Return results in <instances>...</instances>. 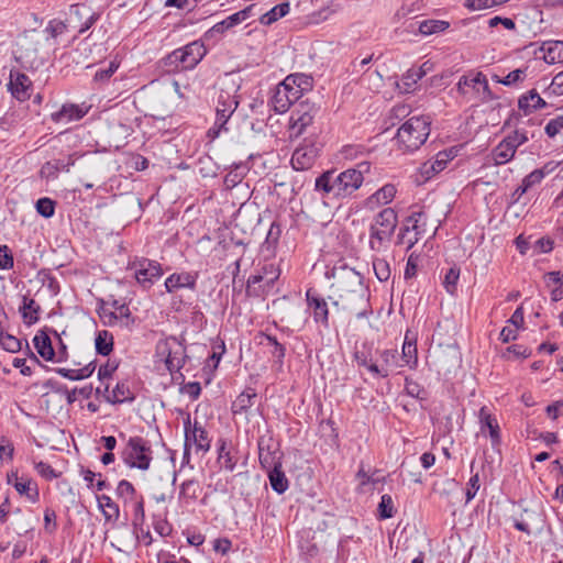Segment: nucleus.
<instances>
[{
    "instance_id": "1",
    "label": "nucleus",
    "mask_w": 563,
    "mask_h": 563,
    "mask_svg": "<svg viewBox=\"0 0 563 563\" xmlns=\"http://www.w3.org/2000/svg\"><path fill=\"white\" fill-rule=\"evenodd\" d=\"M331 275V288L335 295L332 301L338 309L354 314L356 318L366 317L372 312L369 303V289L364 284V277L354 268L345 264L334 266Z\"/></svg>"
},
{
    "instance_id": "2",
    "label": "nucleus",
    "mask_w": 563,
    "mask_h": 563,
    "mask_svg": "<svg viewBox=\"0 0 563 563\" xmlns=\"http://www.w3.org/2000/svg\"><path fill=\"white\" fill-rule=\"evenodd\" d=\"M371 163L361 162L355 167L347 168L339 174L335 170H325L316 178L314 191L322 199H345L352 197L364 181V175L369 173Z\"/></svg>"
},
{
    "instance_id": "3",
    "label": "nucleus",
    "mask_w": 563,
    "mask_h": 563,
    "mask_svg": "<svg viewBox=\"0 0 563 563\" xmlns=\"http://www.w3.org/2000/svg\"><path fill=\"white\" fill-rule=\"evenodd\" d=\"M431 121L428 117H411L397 131V142L405 152H413L427 141Z\"/></svg>"
},
{
    "instance_id": "4",
    "label": "nucleus",
    "mask_w": 563,
    "mask_h": 563,
    "mask_svg": "<svg viewBox=\"0 0 563 563\" xmlns=\"http://www.w3.org/2000/svg\"><path fill=\"white\" fill-rule=\"evenodd\" d=\"M206 54L205 44L200 41H194L174 49L162 62L168 71L191 70L202 60Z\"/></svg>"
},
{
    "instance_id": "5",
    "label": "nucleus",
    "mask_w": 563,
    "mask_h": 563,
    "mask_svg": "<svg viewBox=\"0 0 563 563\" xmlns=\"http://www.w3.org/2000/svg\"><path fill=\"white\" fill-rule=\"evenodd\" d=\"M398 223L397 213L393 208L383 209L369 228V247L379 252L390 241Z\"/></svg>"
},
{
    "instance_id": "6",
    "label": "nucleus",
    "mask_w": 563,
    "mask_h": 563,
    "mask_svg": "<svg viewBox=\"0 0 563 563\" xmlns=\"http://www.w3.org/2000/svg\"><path fill=\"white\" fill-rule=\"evenodd\" d=\"M121 459L131 468L147 471L153 460L152 446L140 435L131 437L121 451Z\"/></svg>"
},
{
    "instance_id": "7",
    "label": "nucleus",
    "mask_w": 563,
    "mask_h": 563,
    "mask_svg": "<svg viewBox=\"0 0 563 563\" xmlns=\"http://www.w3.org/2000/svg\"><path fill=\"white\" fill-rule=\"evenodd\" d=\"M280 271L273 263L264 264L246 282V295L249 297H262L267 295L279 278Z\"/></svg>"
},
{
    "instance_id": "8",
    "label": "nucleus",
    "mask_w": 563,
    "mask_h": 563,
    "mask_svg": "<svg viewBox=\"0 0 563 563\" xmlns=\"http://www.w3.org/2000/svg\"><path fill=\"white\" fill-rule=\"evenodd\" d=\"M156 355L164 361L167 371L179 372L186 363V347L175 336L161 340L156 344Z\"/></svg>"
},
{
    "instance_id": "9",
    "label": "nucleus",
    "mask_w": 563,
    "mask_h": 563,
    "mask_svg": "<svg viewBox=\"0 0 563 563\" xmlns=\"http://www.w3.org/2000/svg\"><path fill=\"white\" fill-rule=\"evenodd\" d=\"M128 268L134 271L136 282L144 289H150L163 276L162 265L146 257H135Z\"/></svg>"
},
{
    "instance_id": "10",
    "label": "nucleus",
    "mask_w": 563,
    "mask_h": 563,
    "mask_svg": "<svg viewBox=\"0 0 563 563\" xmlns=\"http://www.w3.org/2000/svg\"><path fill=\"white\" fill-rule=\"evenodd\" d=\"M290 81L294 80L284 79L275 88V92L271 99V104L273 107V110L277 113L287 112L292 104H295L302 98V95H300V90L296 89L294 86H290Z\"/></svg>"
},
{
    "instance_id": "11",
    "label": "nucleus",
    "mask_w": 563,
    "mask_h": 563,
    "mask_svg": "<svg viewBox=\"0 0 563 563\" xmlns=\"http://www.w3.org/2000/svg\"><path fill=\"white\" fill-rule=\"evenodd\" d=\"M318 108L314 103L300 101L292 110L289 119V129L295 136L301 135L313 122Z\"/></svg>"
},
{
    "instance_id": "12",
    "label": "nucleus",
    "mask_w": 563,
    "mask_h": 563,
    "mask_svg": "<svg viewBox=\"0 0 563 563\" xmlns=\"http://www.w3.org/2000/svg\"><path fill=\"white\" fill-rule=\"evenodd\" d=\"M258 460L263 470L282 467L283 452L279 444L272 437H262L257 442Z\"/></svg>"
},
{
    "instance_id": "13",
    "label": "nucleus",
    "mask_w": 563,
    "mask_h": 563,
    "mask_svg": "<svg viewBox=\"0 0 563 563\" xmlns=\"http://www.w3.org/2000/svg\"><path fill=\"white\" fill-rule=\"evenodd\" d=\"M398 367H402V365H399V355L397 350H377L374 364L371 365V373L374 376L386 378Z\"/></svg>"
},
{
    "instance_id": "14",
    "label": "nucleus",
    "mask_w": 563,
    "mask_h": 563,
    "mask_svg": "<svg viewBox=\"0 0 563 563\" xmlns=\"http://www.w3.org/2000/svg\"><path fill=\"white\" fill-rule=\"evenodd\" d=\"M7 87L12 97L21 102L29 100L33 91V84L29 76L18 70L10 71Z\"/></svg>"
},
{
    "instance_id": "15",
    "label": "nucleus",
    "mask_w": 563,
    "mask_h": 563,
    "mask_svg": "<svg viewBox=\"0 0 563 563\" xmlns=\"http://www.w3.org/2000/svg\"><path fill=\"white\" fill-rule=\"evenodd\" d=\"M319 156V147L313 144L298 146L291 155V166L296 170H308L312 168Z\"/></svg>"
},
{
    "instance_id": "16",
    "label": "nucleus",
    "mask_w": 563,
    "mask_h": 563,
    "mask_svg": "<svg viewBox=\"0 0 563 563\" xmlns=\"http://www.w3.org/2000/svg\"><path fill=\"white\" fill-rule=\"evenodd\" d=\"M99 19V14L91 12L90 9L82 3H76L70 5L69 23H74L79 26L78 32L80 34L88 31Z\"/></svg>"
},
{
    "instance_id": "17",
    "label": "nucleus",
    "mask_w": 563,
    "mask_h": 563,
    "mask_svg": "<svg viewBox=\"0 0 563 563\" xmlns=\"http://www.w3.org/2000/svg\"><path fill=\"white\" fill-rule=\"evenodd\" d=\"M190 427V418L188 417L185 421V429H186V446L188 443L194 442L197 451L207 452L210 449V440L208 438V432L206 429L199 424L198 422H195L192 430L189 429ZM188 456V450L185 449L184 457Z\"/></svg>"
},
{
    "instance_id": "18",
    "label": "nucleus",
    "mask_w": 563,
    "mask_h": 563,
    "mask_svg": "<svg viewBox=\"0 0 563 563\" xmlns=\"http://www.w3.org/2000/svg\"><path fill=\"white\" fill-rule=\"evenodd\" d=\"M306 300L312 312L314 322L321 323L324 328H329V308L325 299L314 290L308 289Z\"/></svg>"
},
{
    "instance_id": "19",
    "label": "nucleus",
    "mask_w": 563,
    "mask_h": 563,
    "mask_svg": "<svg viewBox=\"0 0 563 563\" xmlns=\"http://www.w3.org/2000/svg\"><path fill=\"white\" fill-rule=\"evenodd\" d=\"M426 214L422 211H413L408 216L397 235V244L405 243L407 234L411 231L415 235L422 236L426 232Z\"/></svg>"
},
{
    "instance_id": "20",
    "label": "nucleus",
    "mask_w": 563,
    "mask_h": 563,
    "mask_svg": "<svg viewBox=\"0 0 563 563\" xmlns=\"http://www.w3.org/2000/svg\"><path fill=\"white\" fill-rule=\"evenodd\" d=\"M457 91L461 95H466V88H472L476 90V92H483L484 97L487 98L490 96V88L486 76L482 71H477L474 75H464L460 78L456 85Z\"/></svg>"
},
{
    "instance_id": "21",
    "label": "nucleus",
    "mask_w": 563,
    "mask_h": 563,
    "mask_svg": "<svg viewBox=\"0 0 563 563\" xmlns=\"http://www.w3.org/2000/svg\"><path fill=\"white\" fill-rule=\"evenodd\" d=\"M90 107L82 104H75V103H65L62 106V108L51 114V120L55 123H68L70 121H77L84 118Z\"/></svg>"
},
{
    "instance_id": "22",
    "label": "nucleus",
    "mask_w": 563,
    "mask_h": 563,
    "mask_svg": "<svg viewBox=\"0 0 563 563\" xmlns=\"http://www.w3.org/2000/svg\"><path fill=\"white\" fill-rule=\"evenodd\" d=\"M112 307L114 311L103 313V317L107 319L106 323L109 325L120 324L123 328L130 329L134 324V318L131 314L130 308L118 300L112 302Z\"/></svg>"
},
{
    "instance_id": "23",
    "label": "nucleus",
    "mask_w": 563,
    "mask_h": 563,
    "mask_svg": "<svg viewBox=\"0 0 563 563\" xmlns=\"http://www.w3.org/2000/svg\"><path fill=\"white\" fill-rule=\"evenodd\" d=\"M197 273L181 272L174 273L168 276L165 280V288L167 292H174L181 288H188L194 290L197 285Z\"/></svg>"
},
{
    "instance_id": "24",
    "label": "nucleus",
    "mask_w": 563,
    "mask_h": 563,
    "mask_svg": "<svg viewBox=\"0 0 563 563\" xmlns=\"http://www.w3.org/2000/svg\"><path fill=\"white\" fill-rule=\"evenodd\" d=\"M7 482L13 485L20 495H25L30 500L35 501L38 498V490L35 483L30 478L19 477L16 471L8 473Z\"/></svg>"
},
{
    "instance_id": "25",
    "label": "nucleus",
    "mask_w": 563,
    "mask_h": 563,
    "mask_svg": "<svg viewBox=\"0 0 563 563\" xmlns=\"http://www.w3.org/2000/svg\"><path fill=\"white\" fill-rule=\"evenodd\" d=\"M478 417L481 422V430L484 431L485 428H487L492 441V446L494 449L498 448L501 443V435L497 419L489 412L487 407H482L479 409Z\"/></svg>"
},
{
    "instance_id": "26",
    "label": "nucleus",
    "mask_w": 563,
    "mask_h": 563,
    "mask_svg": "<svg viewBox=\"0 0 563 563\" xmlns=\"http://www.w3.org/2000/svg\"><path fill=\"white\" fill-rule=\"evenodd\" d=\"M253 4L244 8L243 10L235 12L228 16L227 19L222 20L221 22L216 23L208 32L207 34H213L219 33L222 34L225 31L232 29L233 26L242 23L243 21L247 20L251 16Z\"/></svg>"
},
{
    "instance_id": "27",
    "label": "nucleus",
    "mask_w": 563,
    "mask_h": 563,
    "mask_svg": "<svg viewBox=\"0 0 563 563\" xmlns=\"http://www.w3.org/2000/svg\"><path fill=\"white\" fill-rule=\"evenodd\" d=\"M547 106V101L540 97L536 89L529 90L518 99V108L525 114H530L537 110L545 108Z\"/></svg>"
},
{
    "instance_id": "28",
    "label": "nucleus",
    "mask_w": 563,
    "mask_h": 563,
    "mask_svg": "<svg viewBox=\"0 0 563 563\" xmlns=\"http://www.w3.org/2000/svg\"><path fill=\"white\" fill-rule=\"evenodd\" d=\"M451 158V155L445 151L439 152L434 159H429L421 165V175L426 177V179L431 178L435 174L442 172Z\"/></svg>"
},
{
    "instance_id": "29",
    "label": "nucleus",
    "mask_w": 563,
    "mask_h": 563,
    "mask_svg": "<svg viewBox=\"0 0 563 563\" xmlns=\"http://www.w3.org/2000/svg\"><path fill=\"white\" fill-rule=\"evenodd\" d=\"M257 399V393L254 388H246L243 390L232 402L231 410L232 413L242 415L246 413L250 408L253 407L255 400Z\"/></svg>"
},
{
    "instance_id": "30",
    "label": "nucleus",
    "mask_w": 563,
    "mask_h": 563,
    "mask_svg": "<svg viewBox=\"0 0 563 563\" xmlns=\"http://www.w3.org/2000/svg\"><path fill=\"white\" fill-rule=\"evenodd\" d=\"M34 347L36 352L43 357L45 361H54L55 351L52 345L51 338L45 331H38V333L33 339Z\"/></svg>"
},
{
    "instance_id": "31",
    "label": "nucleus",
    "mask_w": 563,
    "mask_h": 563,
    "mask_svg": "<svg viewBox=\"0 0 563 563\" xmlns=\"http://www.w3.org/2000/svg\"><path fill=\"white\" fill-rule=\"evenodd\" d=\"M399 360L402 361V366H408L409 368H415L418 364L417 341L415 338H409V332L406 333Z\"/></svg>"
},
{
    "instance_id": "32",
    "label": "nucleus",
    "mask_w": 563,
    "mask_h": 563,
    "mask_svg": "<svg viewBox=\"0 0 563 563\" xmlns=\"http://www.w3.org/2000/svg\"><path fill=\"white\" fill-rule=\"evenodd\" d=\"M235 92L236 89L233 86L229 88H221L217 97L216 108L225 109L227 112H234L239 106Z\"/></svg>"
},
{
    "instance_id": "33",
    "label": "nucleus",
    "mask_w": 563,
    "mask_h": 563,
    "mask_svg": "<svg viewBox=\"0 0 563 563\" xmlns=\"http://www.w3.org/2000/svg\"><path fill=\"white\" fill-rule=\"evenodd\" d=\"M516 148L506 137L492 151V158L495 165H504L510 162L516 154Z\"/></svg>"
},
{
    "instance_id": "34",
    "label": "nucleus",
    "mask_w": 563,
    "mask_h": 563,
    "mask_svg": "<svg viewBox=\"0 0 563 563\" xmlns=\"http://www.w3.org/2000/svg\"><path fill=\"white\" fill-rule=\"evenodd\" d=\"M40 311L41 307L34 299L26 296L23 297L20 312L22 313L24 323L29 325L36 323L40 319Z\"/></svg>"
},
{
    "instance_id": "35",
    "label": "nucleus",
    "mask_w": 563,
    "mask_h": 563,
    "mask_svg": "<svg viewBox=\"0 0 563 563\" xmlns=\"http://www.w3.org/2000/svg\"><path fill=\"white\" fill-rule=\"evenodd\" d=\"M396 192L397 189L393 184H386L368 197L367 205L371 207L387 205L394 199Z\"/></svg>"
},
{
    "instance_id": "36",
    "label": "nucleus",
    "mask_w": 563,
    "mask_h": 563,
    "mask_svg": "<svg viewBox=\"0 0 563 563\" xmlns=\"http://www.w3.org/2000/svg\"><path fill=\"white\" fill-rule=\"evenodd\" d=\"M542 51L544 52V60L548 64H555L563 62V41H549L543 43Z\"/></svg>"
},
{
    "instance_id": "37",
    "label": "nucleus",
    "mask_w": 563,
    "mask_h": 563,
    "mask_svg": "<svg viewBox=\"0 0 563 563\" xmlns=\"http://www.w3.org/2000/svg\"><path fill=\"white\" fill-rule=\"evenodd\" d=\"M218 462L229 472H232L235 468L238 462L224 439H220L218 442Z\"/></svg>"
},
{
    "instance_id": "38",
    "label": "nucleus",
    "mask_w": 563,
    "mask_h": 563,
    "mask_svg": "<svg viewBox=\"0 0 563 563\" xmlns=\"http://www.w3.org/2000/svg\"><path fill=\"white\" fill-rule=\"evenodd\" d=\"M266 472L273 490L284 494L289 487V482L282 467L269 468Z\"/></svg>"
},
{
    "instance_id": "39",
    "label": "nucleus",
    "mask_w": 563,
    "mask_h": 563,
    "mask_svg": "<svg viewBox=\"0 0 563 563\" xmlns=\"http://www.w3.org/2000/svg\"><path fill=\"white\" fill-rule=\"evenodd\" d=\"M106 399L110 404H122L124 401H133L135 399L134 394L130 389L126 383H118L111 395L106 396Z\"/></svg>"
},
{
    "instance_id": "40",
    "label": "nucleus",
    "mask_w": 563,
    "mask_h": 563,
    "mask_svg": "<svg viewBox=\"0 0 563 563\" xmlns=\"http://www.w3.org/2000/svg\"><path fill=\"white\" fill-rule=\"evenodd\" d=\"M96 369V365L93 362L87 364L86 366L78 368V369H70V368H56V373L59 374L64 378H68L70 380H79L84 378H88L92 375V373Z\"/></svg>"
},
{
    "instance_id": "41",
    "label": "nucleus",
    "mask_w": 563,
    "mask_h": 563,
    "mask_svg": "<svg viewBox=\"0 0 563 563\" xmlns=\"http://www.w3.org/2000/svg\"><path fill=\"white\" fill-rule=\"evenodd\" d=\"M233 113L234 112H227L225 109L216 108V121L213 126L208 130V136L213 140L218 137L222 131H228L225 125Z\"/></svg>"
},
{
    "instance_id": "42",
    "label": "nucleus",
    "mask_w": 563,
    "mask_h": 563,
    "mask_svg": "<svg viewBox=\"0 0 563 563\" xmlns=\"http://www.w3.org/2000/svg\"><path fill=\"white\" fill-rule=\"evenodd\" d=\"M95 346L98 354L108 356L113 350V335L107 330L98 331Z\"/></svg>"
},
{
    "instance_id": "43",
    "label": "nucleus",
    "mask_w": 563,
    "mask_h": 563,
    "mask_svg": "<svg viewBox=\"0 0 563 563\" xmlns=\"http://www.w3.org/2000/svg\"><path fill=\"white\" fill-rule=\"evenodd\" d=\"M450 23L443 20H423L419 23V32L422 35H432L446 31Z\"/></svg>"
},
{
    "instance_id": "44",
    "label": "nucleus",
    "mask_w": 563,
    "mask_h": 563,
    "mask_svg": "<svg viewBox=\"0 0 563 563\" xmlns=\"http://www.w3.org/2000/svg\"><path fill=\"white\" fill-rule=\"evenodd\" d=\"M201 492L200 483L196 479H187L180 485L179 499L194 501Z\"/></svg>"
},
{
    "instance_id": "45",
    "label": "nucleus",
    "mask_w": 563,
    "mask_h": 563,
    "mask_svg": "<svg viewBox=\"0 0 563 563\" xmlns=\"http://www.w3.org/2000/svg\"><path fill=\"white\" fill-rule=\"evenodd\" d=\"M289 3L284 2L280 4L275 5L268 12L263 14L260 18V22L263 25H271L272 23L276 22L278 19L285 16L289 12Z\"/></svg>"
},
{
    "instance_id": "46",
    "label": "nucleus",
    "mask_w": 563,
    "mask_h": 563,
    "mask_svg": "<svg viewBox=\"0 0 563 563\" xmlns=\"http://www.w3.org/2000/svg\"><path fill=\"white\" fill-rule=\"evenodd\" d=\"M396 512L394 499L390 495L384 494L377 507V517L380 520L394 517Z\"/></svg>"
},
{
    "instance_id": "47",
    "label": "nucleus",
    "mask_w": 563,
    "mask_h": 563,
    "mask_svg": "<svg viewBox=\"0 0 563 563\" xmlns=\"http://www.w3.org/2000/svg\"><path fill=\"white\" fill-rule=\"evenodd\" d=\"M99 506L102 509L106 520L119 517V506L107 495L98 497Z\"/></svg>"
},
{
    "instance_id": "48",
    "label": "nucleus",
    "mask_w": 563,
    "mask_h": 563,
    "mask_svg": "<svg viewBox=\"0 0 563 563\" xmlns=\"http://www.w3.org/2000/svg\"><path fill=\"white\" fill-rule=\"evenodd\" d=\"M460 273H461L460 268L457 266H453V267L449 268L444 275L442 285L450 295H455L457 291V283L460 279Z\"/></svg>"
},
{
    "instance_id": "49",
    "label": "nucleus",
    "mask_w": 563,
    "mask_h": 563,
    "mask_svg": "<svg viewBox=\"0 0 563 563\" xmlns=\"http://www.w3.org/2000/svg\"><path fill=\"white\" fill-rule=\"evenodd\" d=\"M37 279L42 283L44 287L53 294L57 295L59 292V283L56 277L51 273L49 269L43 268L37 273Z\"/></svg>"
},
{
    "instance_id": "50",
    "label": "nucleus",
    "mask_w": 563,
    "mask_h": 563,
    "mask_svg": "<svg viewBox=\"0 0 563 563\" xmlns=\"http://www.w3.org/2000/svg\"><path fill=\"white\" fill-rule=\"evenodd\" d=\"M424 76V71L422 68H410L402 76V85L405 87V91L409 92L415 89L416 84Z\"/></svg>"
},
{
    "instance_id": "51",
    "label": "nucleus",
    "mask_w": 563,
    "mask_h": 563,
    "mask_svg": "<svg viewBox=\"0 0 563 563\" xmlns=\"http://www.w3.org/2000/svg\"><path fill=\"white\" fill-rule=\"evenodd\" d=\"M353 356L358 366H363L371 372V365L374 364V356L372 354L371 346L364 344L361 350H355Z\"/></svg>"
},
{
    "instance_id": "52",
    "label": "nucleus",
    "mask_w": 563,
    "mask_h": 563,
    "mask_svg": "<svg viewBox=\"0 0 563 563\" xmlns=\"http://www.w3.org/2000/svg\"><path fill=\"white\" fill-rule=\"evenodd\" d=\"M285 79H292L290 81V86H294L296 89L300 90V95L303 96V92L309 91L312 86V78L303 75V74H291L288 75Z\"/></svg>"
},
{
    "instance_id": "53",
    "label": "nucleus",
    "mask_w": 563,
    "mask_h": 563,
    "mask_svg": "<svg viewBox=\"0 0 563 563\" xmlns=\"http://www.w3.org/2000/svg\"><path fill=\"white\" fill-rule=\"evenodd\" d=\"M373 269L379 282H387L390 277V267L386 260L375 258L373 261Z\"/></svg>"
},
{
    "instance_id": "54",
    "label": "nucleus",
    "mask_w": 563,
    "mask_h": 563,
    "mask_svg": "<svg viewBox=\"0 0 563 563\" xmlns=\"http://www.w3.org/2000/svg\"><path fill=\"white\" fill-rule=\"evenodd\" d=\"M0 345L3 347V350L10 352V353H16L21 350V341L9 334L0 332Z\"/></svg>"
},
{
    "instance_id": "55",
    "label": "nucleus",
    "mask_w": 563,
    "mask_h": 563,
    "mask_svg": "<svg viewBox=\"0 0 563 563\" xmlns=\"http://www.w3.org/2000/svg\"><path fill=\"white\" fill-rule=\"evenodd\" d=\"M261 336L266 340L267 344L273 346L272 354L275 356L280 363H283V360L286 354L285 346L277 341V339L271 334L261 333Z\"/></svg>"
},
{
    "instance_id": "56",
    "label": "nucleus",
    "mask_w": 563,
    "mask_h": 563,
    "mask_svg": "<svg viewBox=\"0 0 563 563\" xmlns=\"http://www.w3.org/2000/svg\"><path fill=\"white\" fill-rule=\"evenodd\" d=\"M405 389H406V393L407 395L413 397V398H417V399H426V390L424 388L417 382H415L413 379L411 378H406L405 379Z\"/></svg>"
},
{
    "instance_id": "57",
    "label": "nucleus",
    "mask_w": 563,
    "mask_h": 563,
    "mask_svg": "<svg viewBox=\"0 0 563 563\" xmlns=\"http://www.w3.org/2000/svg\"><path fill=\"white\" fill-rule=\"evenodd\" d=\"M36 211L44 218H51L55 213V202L49 198H41L36 201Z\"/></svg>"
},
{
    "instance_id": "58",
    "label": "nucleus",
    "mask_w": 563,
    "mask_h": 563,
    "mask_svg": "<svg viewBox=\"0 0 563 563\" xmlns=\"http://www.w3.org/2000/svg\"><path fill=\"white\" fill-rule=\"evenodd\" d=\"M74 164H75L74 155H69L66 161L59 158V159H54L53 162L46 163V167L48 169H52V170L56 172V173H58V172H68L69 167L73 166Z\"/></svg>"
},
{
    "instance_id": "59",
    "label": "nucleus",
    "mask_w": 563,
    "mask_h": 563,
    "mask_svg": "<svg viewBox=\"0 0 563 563\" xmlns=\"http://www.w3.org/2000/svg\"><path fill=\"white\" fill-rule=\"evenodd\" d=\"M145 521V511H144V503L143 500H139L134 505V511H133V528L134 532L137 533V529L141 528L144 525Z\"/></svg>"
},
{
    "instance_id": "60",
    "label": "nucleus",
    "mask_w": 563,
    "mask_h": 563,
    "mask_svg": "<svg viewBox=\"0 0 563 563\" xmlns=\"http://www.w3.org/2000/svg\"><path fill=\"white\" fill-rule=\"evenodd\" d=\"M562 130L563 115H558L554 119H551L544 128L545 134L551 139L555 137Z\"/></svg>"
},
{
    "instance_id": "61",
    "label": "nucleus",
    "mask_w": 563,
    "mask_h": 563,
    "mask_svg": "<svg viewBox=\"0 0 563 563\" xmlns=\"http://www.w3.org/2000/svg\"><path fill=\"white\" fill-rule=\"evenodd\" d=\"M506 140L517 150L520 145L529 141V135L523 129H516L511 134L506 136Z\"/></svg>"
},
{
    "instance_id": "62",
    "label": "nucleus",
    "mask_w": 563,
    "mask_h": 563,
    "mask_svg": "<svg viewBox=\"0 0 563 563\" xmlns=\"http://www.w3.org/2000/svg\"><path fill=\"white\" fill-rule=\"evenodd\" d=\"M240 169H241V166H236L235 169L230 170L225 175L224 185L228 189L235 187L236 185H239L242 181V179L244 177V173L241 172Z\"/></svg>"
},
{
    "instance_id": "63",
    "label": "nucleus",
    "mask_w": 563,
    "mask_h": 563,
    "mask_svg": "<svg viewBox=\"0 0 563 563\" xmlns=\"http://www.w3.org/2000/svg\"><path fill=\"white\" fill-rule=\"evenodd\" d=\"M14 261L11 250L8 245H0V269H10Z\"/></svg>"
},
{
    "instance_id": "64",
    "label": "nucleus",
    "mask_w": 563,
    "mask_h": 563,
    "mask_svg": "<svg viewBox=\"0 0 563 563\" xmlns=\"http://www.w3.org/2000/svg\"><path fill=\"white\" fill-rule=\"evenodd\" d=\"M418 262H419V255H417L416 253H411L408 256L405 273H404L405 279H410L416 276L417 271H418Z\"/></svg>"
}]
</instances>
